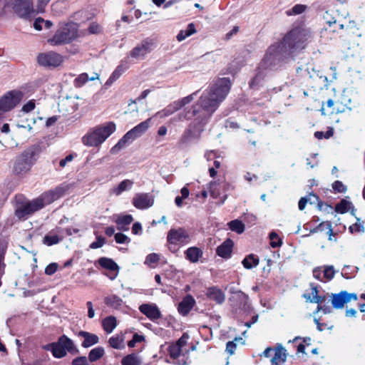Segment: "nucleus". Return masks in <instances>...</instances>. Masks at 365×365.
Masks as SVG:
<instances>
[{
  "mask_svg": "<svg viewBox=\"0 0 365 365\" xmlns=\"http://www.w3.org/2000/svg\"><path fill=\"white\" fill-rule=\"evenodd\" d=\"M202 251L197 247H191L185 252V258L192 263H196L202 257Z\"/></svg>",
  "mask_w": 365,
  "mask_h": 365,
  "instance_id": "27",
  "label": "nucleus"
},
{
  "mask_svg": "<svg viewBox=\"0 0 365 365\" xmlns=\"http://www.w3.org/2000/svg\"><path fill=\"white\" fill-rule=\"evenodd\" d=\"M61 240V238L58 235V233L55 230H52L45 235L43 237V244L51 246L58 243Z\"/></svg>",
  "mask_w": 365,
  "mask_h": 365,
  "instance_id": "35",
  "label": "nucleus"
},
{
  "mask_svg": "<svg viewBox=\"0 0 365 365\" xmlns=\"http://www.w3.org/2000/svg\"><path fill=\"white\" fill-rule=\"evenodd\" d=\"M154 45L155 43L153 40L145 39L130 51V56L135 59H143L148 53L151 52Z\"/></svg>",
  "mask_w": 365,
  "mask_h": 365,
  "instance_id": "16",
  "label": "nucleus"
},
{
  "mask_svg": "<svg viewBox=\"0 0 365 365\" xmlns=\"http://www.w3.org/2000/svg\"><path fill=\"white\" fill-rule=\"evenodd\" d=\"M58 265L57 263L53 262L46 266L45 269V274L47 275H52L58 269Z\"/></svg>",
  "mask_w": 365,
  "mask_h": 365,
  "instance_id": "50",
  "label": "nucleus"
},
{
  "mask_svg": "<svg viewBox=\"0 0 365 365\" xmlns=\"http://www.w3.org/2000/svg\"><path fill=\"white\" fill-rule=\"evenodd\" d=\"M77 155L76 153H71L68 155L65 158L62 159L59 162V166L61 168H64L67 165L68 163L71 162Z\"/></svg>",
  "mask_w": 365,
  "mask_h": 365,
  "instance_id": "51",
  "label": "nucleus"
},
{
  "mask_svg": "<svg viewBox=\"0 0 365 365\" xmlns=\"http://www.w3.org/2000/svg\"><path fill=\"white\" fill-rule=\"evenodd\" d=\"M51 0H37L36 1V11L37 13H43L46 5Z\"/></svg>",
  "mask_w": 365,
  "mask_h": 365,
  "instance_id": "47",
  "label": "nucleus"
},
{
  "mask_svg": "<svg viewBox=\"0 0 365 365\" xmlns=\"http://www.w3.org/2000/svg\"><path fill=\"white\" fill-rule=\"evenodd\" d=\"M140 312L150 320L155 322L161 318V312L154 303H145L139 307Z\"/></svg>",
  "mask_w": 365,
  "mask_h": 365,
  "instance_id": "20",
  "label": "nucleus"
},
{
  "mask_svg": "<svg viewBox=\"0 0 365 365\" xmlns=\"http://www.w3.org/2000/svg\"><path fill=\"white\" fill-rule=\"evenodd\" d=\"M227 226L230 230L237 234L243 233L245 229V224L239 220L230 221L227 223Z\"/></svg>",
  "mask_w": 365,
  "mask_h": 365,
  "instance_id": "36",
  "label": "nucleus"
},
{
  "mask_svg": "<svg viewBox=\"0 0 365 365\" xmlns=\"http://www.w3.org/2000/svg\"><path fill=\"white\" fill-rule=\"evenodd\" d=\"M43 348L51 351L55 358L61 359L66 355L67 351H71L73 349V343L63 335L59 338L57 342L48 344Z\"/></svg>",
  "mask_w": 365,
  "mask_h": 365,
  "instance_id": "7",
  "label": "nucleus"
},
{
  "mask_svg": "<svg viewBox=\"0 0 365 365\" xmlns=\"http://www.w3.org/2000/svg\"><path fill=\"white\" fill-rule=\"evenodd\" d=\"M104 349L102 347L93 349V361L101 358L104 355Z\"/></svg>",
  "mask_w": 365,
  "mask_h": 365,
  "instance_id": "52",
  "label": "nucleus"
},
{
  "mask_svg": "<svg viewBox=\"0 0 365 365\" xmlns=\"http://www.w3.org/2000/svg\"><path fill=\"white\" fill-rule=\"evenodd\" d=\"M313 276L314 278H316L322 282H324L323 267L315 268L313 270Z\"/></svg>",
  "mask_w": 365,
  "mask_h": 365,
  "instance_id": "54",
  "label": "nucleus"
},
{
  "mask_svg": "<svg viewBox=\"0 0 365 365\" xmlns=\"http://www.w3.org/2000/svg\"><path fill=\"white\" fill-rule=\"evenodd\" d=\"M189 232L183 227L170 229L167 235L168 249L175 252L179 247L184 246L190 242Z\"/></svg>",
  "mask_w": 365,
  "mask_h": 365,
  "instance_id": "6",
  "label": "nucleus"
},
{
  "mask_svg": "<svg viewBox=\"0 0 365 365\" xmlns=\"http://www.w3.org/2000/svg\"><path fill=\"white\" fill-rule=\"evenodd\" d=\"M40 201L36 199L29 201L18 202L15 210V215L19 220L27 218L30 215L41 210Z\"/></svg>",
  "mask_w": 365,
  "mask_h": 365,
  "instance_id": "11",
  "label": "nucleus"
},
{
  "mask_svg": "<svg viewBox=\"0 0 365 365\" xmlns=\"http://www.w3.org/2000/svg\"><path fill=\"white\" fill-rule=\"evenodd\" d=\"M57 120H58L57 116H52L51 118H48L47 119V120L46 121V126L50 127V126L54 125Z\"/></svg>",
  "mask_w": 365,
  "mask_h": 365,
  "instance_id": "64",
  "label": "nucleus"
},
{
  "mask_svg": "<svg viewBox=\"0 0 365 365\" xmlns=\"http://www.w3.org/2000/svg\"><path fill=\"white\" fill-rule=\"evenodd\" d=\"M287 351L282 346L275 349L267 347L260 355L266 358H271L272 365H284L287 359Z\"/></svg>",
  "mask_w": 365,
  "mask_h": 365,
  "instance_id": "13",
  "label": "nucleus"
},
{
  "mask_svg": "<svg viewBox=\"0 0 365 365\" xmlns=\"http://www.w3.org/2000/svg\"><path fill=\"white\" fill-rule=\"evenodd\" d=\"M39 152L38 148L36 145H32L24 150L14 162V173L19 175L28 173L37 161Z\"/></svg>",
  "mask_w": 365,
  "mask_h": 365,
  "instance_id": "2",
  "label": "nucleus"
},
{
  "mask_svg": "<svg viewBox=\"0 0 365 365\" xmlns=\"http://www.w3.org/2000/svg\"><path fill=\"white\" fill-rule=\"evenodd\" d=\"M103 329L107 333H111L117 326V320L113 316L105 318L102 322Z\"/></svg>",
  "mask_w": 365,
  "mask_h": 365,
  "instance_id": "33",
  "label": "nucleus"
},
{
  "mask_svg": "<svg viewBox=\"0 0 365 365\" xmlns=\"http://www.w3.org/2000/svg\"><path fill=\"white\" fill-rule=\"evenodd\" d=\"M150 118L139 123L128 131L118 142L110 149L111 154H117L121 150L132 143L135 140L142 136L150 127Z\"/></svg>",
  "mask_w": 365,
  "mask_h": 365,
  "instance_id": "3",
  "label": "nucleus"
},
{
  "mask_svg": "<svg viewBox=\"0 0 365 365\" xmlns=\"http://www.w3.org/2000/svg\"><path fill=\"white\" fill-rule=\"evenodd\" d=\"M144 339L145 338L143 335L135 334L133 336V339L128 342V346L130 348H133L135 346L136 343L141 342L144 341Z\"/></svg>",
  "mask_w": 365,
  "mask_h": 365,
  "instance_id": "46",
  "label": "nucleus"
},
{
  "mask_svg": "<svg viewBox=\"0 0 365 365\" xmlns=\"http://www.w3.org/2000/svg\"><path fill=\"white\" fill-rule=\"evenodd\" d=\"M331 297L332 306L335 309H342L346 304L352 300L356 301L358 299L356 294L349 293L346 291H341L337 294H332Z\"/></svg>",
  "mask_w": 365,
  "mask_h": 365,
  "instance_id": "15",
  "label": "nucleus"
},
{
  "mask_svg": "<svg viewBox=\"0 0 365 365\" xmlns=\"http://www.w3.org/2000/svg\"><path fill=\"white\" fill-rule=\"evenodd\" d=\"M269 238L271 240L270 245L272 247H277L282 245L281 239L276 232H272L269 234Z\"/></svg>",
  "mask_w": 365,
  "mask_h": 365,
  "instance_id": "44",
  "label": "nucleus"
},
{
  "mask_svg": "<svg viewBox=\"0 0 365 365\" xmlns=\"http://www.w3.org/2000/svg\"><path fill=\"white\" fill-rule=\"evenodd\" d=\"M35 101L34 100H30L28 101L26 104H24L21 108V110L24 113H29L32 111L35 108Z\"/></svg>",
  "mask_w": 365,
  "mask_h": 365,
  "instance_id": "49",
  "label": "nucleus"
},
{
  "mask_svg": "<svg viewBox=\"0 0 365 365\" xmlns=\"http://www.w3.org/2000/svg\"><path fill=\"white\" fill-rule=\"evenodd\" d=\"M207 296L210 299L214 300L218 304L222 303L225 299L224 293L217 287L209 288L207 292Z\"/></svg>",
  "mask_w": 365,
  "mask_h": 365,
  "instance_id": "28",
  "label": "nucleus"
},
{
  "mask_svg": "<svg viewBox=\"0 0 365 365\" xmlns=\"http://www.w3.org/2000/svg\"><path fill=\"white\" fill-rule=\"evenodd\" d=\"M133 205L139 210L150 207L154 203L153 197L149 193H137L132 200Z\"/></svg>",
  "mask_w": 365,
  "mask_h": 365,
  "instance_id": "19",
  "label": "nucleus"
},
{
  "mask_svg": "<svg viewBox=\"0 0 365 365\" xmlns=\"http://www.w3.org/2000/svg\"><path fill=\"white\" fill-rule=\"evenodd\" d=\"M129 67V64L127 61H123L120 62V63L118 66L117 68L120 69L122 72H125Z\"/></svg>",
  "mask_w": 365,
  "mask_h": 365,
  "instance_id": "62",
  "label": "nucleus"
},
{
  "mask_svg": "<svg viewBox=\"0 0 365 365\" xmlns=\"http://www.w3.org/2000/svg\"><path fill=\"white\" fill-rule=\"evenodd\" d=\"M79 336H81L85 338L84 341L82 342L83 346L89 347L91 346V336L90 333L86 331H80Z\"/></svg>",
  "mask_w": 365,
  "mask_h": 365,
  "instance_id": "45",
  "label": "nucleus"
},
{
  "mask_svg": "<svg viewBox=\"0 0 365 365\" xmlns=\"http://www.w3.org/2000/svg\"><path fill=\"white\" fill-rule=\"evenodd\" d=\"M142 361L135 354H128L121 360V365H141Z\"/></svg>",
  "mask_w": 365,
  "mask_h": 365,
  "instance_id": "34",
  "label": "nucleus"
},
{
  "mask_svg": "<svg viewBox=\"0 0 365 365\" xmlns=\"http://www.w3.org/2000/svg\"><path fill=\"white\" fill-rule=\"evenodd\" d=\"M88 81V75L86 73L79 75L74 81L76 87H81Z\"/></svg>",
  "mask_w": 365,
  "mask_h": 365,
  "instance_id": "42",
  "label": "nucleus"
},
{
  "mask_svg": "<svg viewBox=\"0 0 365 365\" xmlns=\"http://www.w3.org/2000/svg\"><path fill=\"white\" fill-rule=\"evenodd\" d=\"M44 22V19L41 18V17H38L37 18L35 21H34V28L38 30V31H40L42 29V24Z\"/></svg>",
  "mask_w": 365,
  "mask_h": 365,
  "instance_id": "60",
  "label": "nucleus"
},
{
  "mask_svg": "<svg viewBox=\"0 0 365 365\" xmlns=\"http://www.w3.org/2000/svg\"><path fill=\"white\" fill-rule=\"evenodd\" d=\"M23 93L13 90L6 93L0 98V112L4 113L15 108L21 101Z\"/></svg>",
  "mask_w": 365,
  "mask_h": 365,
  "instance_id": "10",
  "label": "nucleus"
},
{
  "mask_svg": "<svg viewBox=\"0 0 365 365\" xmlns=\"http://www.w3.org/2000/svg\"><path fill=\"white\" fill-rule=\"evenodd\" d=\"M189 336L184 333L182 336L174 344L169 346V354L173 359H177L183 354V347L187 344Z\"/></svg>",
  "mask_w": 365,
  "mask_h": 365,
  "instance_id": "21",
  "label": "nucleus"
},
{
  "mask_svg": "<svg viewBox=\"0 0 365 365\" xmlns=\"http://www.w3.org/2000/svg\"><path fill=\"white\" fill-rule=\"evenodd\" d=\"M39 65L44 67L56 68L63 62V57L56 52L49 51L40 53L37 57Z\"/></svg>",
  "mask_w": 365,
  "mask_h": 365,
  "instance_id": "14",
  "label": "nucleus"
},
{
  "mask_svg": "<svg viewBox=\"0 0 365 365\" xmlns=\"http://www.w3.org/2000/svg\"><path fill=\"white\" fill-rule=\"evenodd\" d=\"M312 294H313V299H312L311 302H316L317 304H320V303L322 302V297L317 296V288H314L312 289Z\"/></svg>",
  "mask_w": 365,
  "mask_h": 365,
  "instance_id": "59",
  "label": "nucleus"
},
{
  "mask_svg": "<svg viewBox=\"0 0 365 365\" xmlns=\"http://www.w3.org/2000/svg\"><path fill=\"white\" fill-rule=\"evenodd\" d=\"M230 86V81L223 78L217 80L209 91L205 92L193 107L192 115L196 116V119L202 122L209 118L225 98Z\"/></svg>",
  "mask_w": 365,
  "mask_h": 365,
  "instance_id": "1",
  "label": "nucleus"
},
{
  "mask_svg": "<svg viewBox=\"0 0 365 365\" xmlns=\"http://www.w3.org/2000/svg\"><path fill=\"white\" fill-rule=\"evenodd\" d=\"M78 26L70 22L59 27L52 38L48 40L52 45L68 43L78 36Z\"/></svg>",
  "mask_w": 365,
  "mask_h": 365,
  "instance_id": "4",
  "label": "nucleus"
},
{
  "mask_svg": "<svg viewBox=\"0 0 365 365\" xmlns=\"http://www.w3.org/2000/svg\"><path fill=\"white\" fill-rule=\"evenodd\" d=\"M141 230H142V227H141L140 223L135 222L133 224V227H132V232L133 234H135V235L139 234L140 232L141 231Z\"/></svg>",
  "mask_w": 365,
  "mask_h": 365,
  "instance_id": "63",
  "label": "nucleus"
},
{
  "mask_svg": "<svg viewBox=\"0 0 365 365\" xmlns=\"http://www.w3.org/2000/svg\"><path fill=\"white\" fill-rule=\"evenodd\" d=\"M279 46L274 45L270 46L263 58V64L266 67L275 65L279 60Z\"/></svg>",
  "mask_w": 365,
  "mask_h": 365,
  "instance_id": "23",
  "label": "nucleus"
},
{
  "mask_svg": "<svg viewBox=\"0 0 365 365\" xmlns=\"http://www.w3.org/2000/svg\"><path fill=\"white\" fill-rule=\"evenodd\" d=\"M312 38V32L309 29L296 28L292 29L283 40L284 46H287L290 49L302 47L303 43Z\"/></svg>",
  "mask_w": 365,
  "mask_h": 365,
  "instance_id": "5",
  "label": "nucleus"
},
{
  "mask_svg": "<svg viewBox=\"0 0 365 365\" xmlns=\"http://www.w3.org/2000/svg\"><path fill=\"white\" fill-rule=\"evenodd\" d=\"M134 182L133 180L125 179L121 181L118 185L112 187L110 190L111 195L119 196L123 192L128 191L132 189Z\"/></svg>",
  "mask_w": 365,
  "mask_h": 365,
  "instance_id": "24",
  "label": "nucleus"
},
{
  "mask_svg": "<svg viewBox=\"0 0 365 365\" xmlns=\"http://www.w3.org/2000/svg\"><path fill=\"white\" fill-rule=\"evenodd\" d=\"M233 242L228 239L220 245L216 250L217 255L223 258H229L231 256Z\"/></svg>",
  "mask_w": 365,
  "mask_h": 365,
  "instance_id": "26",
  "label": "nucleus"
},
{
  "mask_svg": "<svg viewBox=\"0 0 365 365\" xmlns=\"http://www.w3.org/2000/svg\"><path fill=\"white\" fill-rule=\"evenodd\" d=\"M97 240L93 242V248H98L102 247L105 243V239L103 237L97 236Z\"/></svg>",
  "mask_w": 365,
  "mask_h": 365,
  "instance_id": "58",
  "label": "nucleus"
},
{
  "mask_svg": "<svg viewBox=\"0 0 365 365\" xmlns=\"http://www.w3.org/2000/svg\"><path fill=\"white\" fill-rule=\"evenodd\" d=\"M332 188L336 192H345L346 190V187L339 180L335 181L332 184Z\"/></svg>",
  "mask_w": 365,
  "mask_h": 365,
  "instance_id": "48",
  "label": "nucleus"
},
{
  "mask_svg": "<svg viewBox=\"0 0 365 365\" xmlns=\"http://www.w3.org/2000/svg\"><path fill=\"white\" fill-rule=\"evenodd\" d=\"M235 347L236 346L232 341H228L226 345V351L230 354H232L234 353Z\"/></svg>",
  "mask_w": 365,
  "mask_h": 365,
  "instance_id": "61",
  "label": "nucleus"
},
{
  "mask_svg": "<svg viewBox=\"0 0 365 365\" xmlns=\"http://www.w3.org/2000/svg\"><path fill=\"white\" fill-rule=\"evenodd\" d=\"M349 230L351 234L361 233L364 232V227L362 223L357 222L351 225Z\"/></svg>",
  "mask_w": 365,
  "mask_h": 365,
  "instance_id": "43",
  "label": "nucleus"
},
{
  "mask_svg": "<svg viewBox=\"0 0 365 365\" xmlns=\"http://www.w3.org/2000/svg\"><path fill=\"white\" fill-rule=\"evenodd\" d=\"M159 259V255L156 253H151L146 257L145 264L150 267H154L155 265L158 262Z\"/></svg>",
  "mask_w": 365,
  "mask_h": 365,
  "instance_id": "39",
  "label": "nucleus"
},
{
  "mask_svg": "<svg viewBox=\"0 0 365 365\" xmlns=\"http://www.w3.org/2000/svg\"><path fill=\"white\" fill-rule=\"evenodd\" d=\"M125 336L123 334H118L109 339L110 346L116 349H122L125 347Z\"/></svg>",
  "mask_w": 365,
  "mask_h": 365,
  "instance_id": "31",
  "label": "nucleus"
},
{
  "mask_svg": "<svg viewBox=\"0 0 365 365\" xmlns=\"http://www.w3.org/2000/svg\"><path fill=\"white\" fill-rule=\"evenodd\" d=\"M133 217L130 215H118L115 217V222L119 230H126L128 226L132 222Z\"/></svg>",
  "mask_w": 365,
  "mask_h": 365,
  "instance_id": "30",
  "label": "nucleus"
},
{
  "mask_svg": "<svg viewBox=\"0 0 365 365\" xmlns=\"http://www.w3.org/2000/svg\"><path fill=\"white\" fill-rule=\"evenodd\" d=\"M335 274L334 267L331 265L323 267L324 282L331 280Z\"/></svg>",
  "mask_w": 365,
  "mask_h": 365,
  "instance_id": "38",
  "label": "nucleus"
},
{
  "mask_svg": "<svg viewBox=\"0 0 365 365\" xmlns=\"http://www.w3.org/2000/svg\"><path fill=\"white\" fill-rule=\"evenodd\" d=\"M350 103L349 99H346L344 105L341 106L342 103H340L339 101L334 102L331 99H329L327 101V106L331 109L330 113H341L345 111V107H347L348 103Z\"/></svg>",
  "mask_w": 365,
  "mask_h": 365,
  "instance_id": "29",
  "label": "nucleus"
},
{
  "mask_svg": "<svg viewBox=\"0 0 365 365\" xmlns=\"http://www.w3.org/2000/svg\"><path fill=\"white\" fill-rule=\"evenodd\" d=\"M61 3L59 1L54 2L51 6L52 12L55 16H59L61 13V11H59V6H61Z\"/></svg>",
  "mask_w": 365,
  "mask_h": 365,
  "instance_id": "56",
  "label": "nucleus"
},
{
  "mask_svg": "<svg viewBox=\"0 0 365 365\" xmlns=\"http://www.w3.org/2000/svg\"><path fill=\"white\" fill-rule=\"evenodd\" d=\"M97 263L105 270L106 275L111 280L115 279L119 273L118 265L110 258L101 257Z\"/></svg>",
  "mask_w": 365,
  "mask_h": 365,
  "instance_id": "17",
  "label": "nucleus"
},
{
  "mask_svg": "<svg viewBox=\"0 0 365 365\" xmlns=\"http://www.w3.org/2000/svg\"><path fill=\"white\" fill-rule=\"evenodd\" d=\"M236 294H237V297L243 302L244 306H247L248 304L249 299H248V296L247 294H245V293H243L242 292H237Z\"/></svg>",
  "mask_w": 365,
  "mask_h": 365,
  "instance_id": "57",
  "label": "nucleus"
},
{
  "mask_svg": "<svg viewBox=\"0 0 365 365\" xmlns=\"http://www.w3.org/2000/svg\"><path fill=\"white\" fill-rule=\"evenodd\" d=\"M4 6L11 7L20 18L29 19L35 12L33 0H10Z\"/></svg>",
  "mask_w": 365,
  "mask_h": 365,
  "instance_id": "8",
  "label": "nucleus"
},
{
  "mask_svg": "<svg viewBox=\"0 0 365 365\" xmlns=\"http://www.w3.org/2000/svg\"><path fill=\"white\" fill-rule=\"evenodd\" d=\"M195 33L196 29L195 25L192 23H190L187 25L185 29L180 31L176 36V38L178 41L180 42Z\"/></svg>",
  "mask_w": 365,
  "mask_h": 365,
  "instance_id": "32",
  "label": "nucleus"
},
{
  "mask_svg": "<svg viewBox=\"0 0 365 365\" xmlns=\"http://www.w3.org/2000/svg\"><path fill=\"white\" fill-rule=\"evenodd\" d=\"M116 129L113 122L106 123L96 126L93 130V148L100 146Z\"/></svg>",
  "mask_w": 365,
  "mask_h": 365,
  "instance_id": "9",
  "label": "nucleus"
},
{
  "mask_svg": "<svg viewBox=\"0 0 365 365\" xmlns=\"http://www.w3.org/2000/svg\"><path fill=\"white\" fill-rule=\"evenodd\" d=\"M307 6L303 4H296L291 9L287 11L289 16L301 14L305 11Z\"/></svg>",
  "mask_w": 365,
  "mask_h": 365,
  "instance_id": "40",
  "label": "nucleus"
},
{
  "mask_svg": "<svg viewBox=\"0 0 365 365\" xmlns=\"http://www.w3.org/2000/svg\"><path fill=\"white\" fill-rule=\"evenodd\" d=\"M64 192L63 187H56L54 190H49L43 193L39 197L36 198V201H40L41 209L45 205H49L55 200L60 198Z\"/></svg>",
  "mask_w": 365,
  "mask_h": 365,
  "instance_id": "18",
  "label": "nucleus"
},
{
  "mask_svg": "<svg viewBox=\"0 0 365 365\" xmlns=\"http://www.w3.org/2000/svg\"><path fill=\"white\" fill-rule=\"evenodd\" d=\"M73 365H88L87 358L85 356H80L73 360Z\"/></svg>",
  "mask_w": 365,
  "mask_h": 365,
  "instance_id": "55",
  "label": "nucleus"
},
{
  "mask_svg": "<svg viewBox=\"0 0 365 365\" xmlns=\"http://www.w3.org/2000/svg\"><path fill=\"white\" fill-rule=\"evenodd\" d=\"M123 72L120 71V69H118L117 68L113 72L110 78L108 79V81L104 84L103 87L105 89L108 88L109 86L112 85V83L116 81L122 74Z\"/></svg>",
  "mask_w": 365,
  "mask_h": 365,
  "instance_id": "41",
  "label": "nucleus"
},
{
  "mask_svg": "<svg viewBox=\"0 0 365 365\" xmlns=\"http://www.w3.org/2000/svg\"><path fill=\"white\" fill-rule=\"evenodd\" d=\"M230 186V184L225 180H217L210 182L208 189L210 195L213 198H217L222 192L227 191Z\"/></svg>",
  "mask_w": 365,
  "mask_h": 365,
  "instance_id": "22",
  "label": "nucleus"
},
{
  "mask_svg": "<svg viewBox=\"0 0 365 365\" xmlns=\"http://www.w3.org/2000/svg\"><path fill=\"white\" fill-rule=\"evenodd\" d=\"M259 264V259L254 255H250L242 260V264L246 269H252Z\"/></svg>",
  "mask_w": 365,
  "mask_h": 365,
  "instance_id": "37",
  "label": "nucleus"
},
{
  "mask_svg": "<svg viewBox=\"0 0 365 365\" xmlns=\"http://www.w3.org/2000/svg\"><path fill=\"white\" fill-rule=\"evenodd\" d=\"M195 301L190 295H187L183 298L178 305V312L182 315H186L192 309Z\"/></svg>",
  "mask_w": 365,
  "mask_h": 365,
  "instance_id": "25",
  "label": "nucleus"
},
{
  "mask_svg": "<svg viewBox=\"0 0 365 365\" xmlns=\"http://www.w3.org/2000/svg\"><path fill=\"white\" fill-rule=\"evenodd\" d=\"M115 242L119 244L128 243L130 242V239L125 235L122 233L115 234Z\"/></svg>",
  "mask_w": 365,
  "mask_h": 365,
  "instance_id": "53",
  "label": "nucleus"
},
{
  "mask_svg": "<svg viewBox=\"0 0 365 365\" xmlns=\"http://www.w3.org/2000/svg\"><path fill=\"white\" fill-rule=\"evenodd\" d=\"M195 95L196 93H194L191 95L173 102L163 110L158 112L156 115L160 118H165L171 115L180 108L191 103L195 99Z\"/></svg>",
  "mask_w": 365,
  "mask_h": 365,
  "instance_id": "12",
  "label": "nucleus"
}]
</instances>
